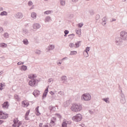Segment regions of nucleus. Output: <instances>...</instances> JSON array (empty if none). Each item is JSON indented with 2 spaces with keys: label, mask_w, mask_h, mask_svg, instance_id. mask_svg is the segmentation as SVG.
I'll list each match as a JSON object with an SVG mask.
<instances>
[{
  "label": "nucleus",
  "mask_w": 127,
  "mask_h": 127,
  "mask_svg": "<svg viewBox=\"0 0 127 127\" xmlns=\"http://www.w3.org/2000/svg\"><path fill=\"white\" fill-rule=\"evenodd\" d=\"M72 112H75V113H78V112H80L82 111V105L80 104H73L70 108Z\"/></svg>",
  "instance_id": "f257e3e1"
},
{
  "label": "nucleus",
  "mask_w": 127,
  "mask_h": 127,
  "mask_svg": "<svg viewBox=\"0 0 127 127\" xmlns=\"http://www.w3.org/2000/svg\"><path fill=\"white\" fill-rule=\"evenodd\" d=\"M82 119H83V116L80 114H77L76 116H73L72 118V121H74V122H76V123L81 122V121H82Z\"/></svg>",
  "instance_id": "f03ea898"
},
{
  "label": "nucleus",
  "mask_w": 127,
  "mask_h": 127,
  "mask_svg": "<svg viewBox=\"0 0 127 127\" xmlns=\"http://www.w3.org/2000/svg\"><path fill=\"white\" fill-rule=\"evenodd\" d=\"M92 97L89 93H84L81 96V100L82 101H90Z\"/></svg>",
  "instance_id": "7ed1b4c3"
},
{
  "label": "nucleus",
  "mask_w": 127,
  "mask_h": 127,
  "mask_svg": "<svg viewBox=\"0 0 127 127\" xmlns=\"http://www.w3.org/2000/svg\"><path fill=\"white\" fill-rule=\"evenodd\" d=\"M120 97V102L121 104H126V102H127V101L126 100V97L125 96L124 93H123V90H121Z\"/></svg>",
  "instance_id": "20e7f679"
},
{
  "label": "nucleus",
  "mask_w": 127,
  "mask_h": 127,
  "mask_svg": "<svg viewBox=\"0 0 127 127\" xmlns=\"http://www.w3.org/2000/svg\"><path fill=\"white\" fill-rule=\"evenodd\" d=\"M120 36L122 40H127V32L126 31L121 32Z\"/></svg>",
  "instance_id": "39448f33"
},
{
  "label": "nucleus",
  "mask_w": 127,
  "mask_h": 127,
  "mask_svg": "<svg viewBox=\"0 0 127 127\" xmlns=\"http://www.w3.org/2000/svg\"><path fill=\"white\" fill-rule=\"evenodd\" d=\"M8 118V114L0 111V120H5Z\"/></svg>",
  "instance_id": "423d86ee"
},
{
  "label": "nucleus",
  "mask_w": 127,
  "mask_h": 127,
  "mask_svg": "<svg viewBox=\"0 0 127 127\" xmlns=\"http://www.w3.org/2000/svg\"><path fill=\"white\" fill-rule=\"evenodd\" d=\"M37 83H38V80L37 79H31V80L29 82V85L31 86V87H35Z\"/></svg>",
  "instance_id": "0eeeda50"
},
{
  "label": "nucleus",
  "mask_w": 127,
  "mask_h": 127,
  "mask_svg": "<svg viewBox=\"0 0 127 127\" xmlns=\"http://www.w3.org/2000/svg\"><path fill=\"white\" fill-rule=\"evenodd\" d=\"M115 43L117 45H121L122 42H123V40L121 37H117L115 39Z\"/></svg>",
  "instance_id": "6e6552de"
},
{
  "label": "nucleus",
  "mask_w": 127,
  "mask_h": 127,
  "mask_svg": "<svg viewBox=\"0 0 127 127\" xmlns=\"http://www.w3.org/2000/svg\"><path fill=\"white\" fill-rule=\"evenodd\" d=\"M14 16H15V18H17L18 19H21V18H22V17H23V14H22L20 12H18V13H16L14 15Z\"/></svg>",
  "instance_id": "1a4fd4ad"
},
{
  "label": "nucleus",
  "mask_w": 127,
  "mask_h": 127,
  "mask_svg": "<svg viewBox=\"0 0 127 127\" xmlns=\"http://www.w3.org/2000/svg\"><path fill=\"white\" fill-rule=\"evenodd\" d=\"M40 27H41V25L39 23H34L33 25V28H34V29H39Z\"/></svg>",
  "instance_id": "9d476101"
},
{
  "label": "nucleus",
  "mask_w": 127,
  "mask_h": 127,
  "mask_svg": "<svg viewBox=\"0 0 127 127\" xmlns=\"http://www.w3.org/2000/svg\"><path fill=\"white\" fill-rule=\"evenodd\" d=\"M18 122H19V121L18 120V119L16 118V119H14L13 120V123H14L13 124H12V127H16L17 126V123H18Z\"/></svg>",
  "instance_id": "9b49d317"
},
{
  "label": "nucleus",
  "mask_w": 127,
  "mask_h": 127,
  "mask_svg": "<svg viewBox=\"0 0 127 127\" xmlns=\"http://www.w3.org/2000/svg\"><path fill=\"white\" fill-rule=\"evenodd\" d=\"M48 88L49 87L47 86L46 88L44 93L43 94L42 96V99H44L45 98H46V96H47V94H48Z\"/></svg>",
  "instance_id": "f8f14e48"
},
{
  "label": "nucleus",
  "mask_w": 127,
  "mask_h": 127,
  "mask_svg": "<svg viewBox=\"0 0 127 127\" xmlns=\"http://www.w3.org/2000/svg\"><path fill=\"white\" fill-rule=\"evenodd\" d=\"M9 106V105H8V102L7 101L4 102L3 104L2 105L3 109H8Z\"/></svg>",
  "instance_id": "ddd939ff"
},
{
  "label": "nucleus",
  "mask_w": 127,
  "mask_h": 127,
  "mask_svg": "<svg viewBox=\"0 0 127 127\" xmlns=\"http://www.w3.org/2000/svg\"><path fill=\"white\" fill-rule=\"evenodd\" d=\"M33 95H34V96L36 98L37 97H38L39 95H40V91L37 90H35L33 92Z\"/></svg>",
  "instance_id": "4468645a"
},
{
  "label": "nucleus",
  "mask_w": 127,
  "mask_h": 127,
  "mask_svg": "<svg viewBox=\"0 0 127 127\" xmlns=\"http://www.w3.org/2000/svg\"><path fill=\"white\" fill-rule=\"evenodd\" d=\"M49 111H50L51 113H53L54 112H55V110H56V108H55V107L51 105L50 106H49Z\"/></svg>",
  "instance_id": "2eb2a0df"
},
{
  "label": "nucleus",
  "mask_w": 127,
  "mask_h": 127,
  "mask_svg": "<svg viewBox=\"0 0 127 127\" xmlns=\"http://www.w3.org/2000/svg\"><path fill=\"white\" fill-rule=\"evenodd\" d=\"M62 80L63 81L64 84H67V76L64 75L62 76Z\"/></svg>",
  "instance_id": "dca6fc26"
},
{
  "label": "nucleus",
  "mask_w": 127,
  "mask_h": 127,
  "mask_svg": "<svg viewBox=\"0 0 127 127\" xmlns=\"http://www.w3.org/2000/svg\"><path fill=\"white\" fill-rule=\"evenodd\" d=\"M55 48V46L54 45H50L49 46L48 48L47 49L48 51H51V50H53Z\"/></svg>",
  "instance_id": "f3484780"
},
{
  "label": "nucleus",
  "mask_w": 127,
  "mask_h": 127,
  "mask_svg": "<svg viewBox=\"0 0 127 127\" xmlns=\"http://www.w3.org/2000/svg\"><path fill=\"white\" fill-rule=\"evenodd\" d=\"M55 121H56V118L53 117L51 119V125H52V126H55Z\"/></svg>",
  "instance_id": "a211bd4d"
},
{
  "label": "nucleus",
  "mask_w": 127,
  "mask_h": 127,
  "mask_svg": "<svg viewBox=\"0 0 127 127\" xmlns=\"http://www.w3.org/2000/svg\"><path fill=\"white\" fill-rule=\"evenodd\" d=\"M22 107H27L28 106H29V103L27 102L26 101H23L22 102Z\"/></svg>",
  "instance_id": "6ab92c4d"
},
{
  "label": "nucleus",
  "mask_w": 127,
  "mask_h": 127,
  "mask_svg": "<svg viewBox=\"0 0 127 127\" xmlns=\"http://www.w3.org/2000/svg\"><path fill=\"white\" fill-rule=\"evenodd\" d=\"M29 79H31V80H34V78H36V76L35 74H30L28 75Z\"/></svg>",
  "instance_id": "aec40b11"
},
{
  "label": "nucleus",
  "mask_w": 127,
  "mask_h": 127,
  "mask_svg": "<svg viewBox=\"0 0 127 127\" xmlns=\"http://www.w3.org/2000/svg\"><path fill=\"white\" fill-rule=\"evenodd\" d=\"M50 20H51V17L48 16L45 17V22H49V21H50Z\"/></svg>",
  "instance_id": "412c9836"
},
{
  "label": "nucleus",
  "mask_w": 127,
  "mask_h": 127,
  "mask_svg": "<svg viewBox=\"0 0 127 127\" xmlns=\"http://www.w3.org/2000/svg\"><path fill=\"white\" fill-rule=\"evenodd\" d=\"M80 44H81V41H79L76 42L75 43V48H78L80 47Z\"/></svg>",
  "instance_id": "4be33fe9"
},
{
  "label": "nucleus",
  "mask_w": 127,
  "mask_h": 127,
  "mask_svg": "<svg viewBox=\"0 0 127 127\" xmlns=\"http://www.w3.org/2000/svg\"><path fill=\"white\" fill-rule=\"evenodd\" d=\"M31 17H32V18H34V19H36V16H37V14L36 13L33 12L31 13Z\"/></svg>",
  "instance_id": "5701e85b"
},
{
  "label": "nucleus",
  "mask_w": 127,
  "mask_h": 127,
  "mask_svg": "<svg viewBox=\"0 0 127 127\" xmlns=\"http://www.w3.org/2000/svg\"><path fill=\"white\" fill-rule=\"evenodd\" d=\"M21 70H23V71H26V70H27V66L24 65H22Z\"/></svg>",
  "instance_id": "b1692460"
},
{
  "label": "nucleus",
  "mask_w": 127,
  "mask_h": 127,
  "mask_svg": "<svg viewBox=\"0 0 127 127\" xmlns=\"http://www.w3.org/2000/svg\"><path fill=\"white\" fill-rule=\"evenodd\" d=\"M83 55H84V57L85 58H87V57H89V53H88V52L87 51H84L83 52Z\"/></svg>",
  "instance_id": "393cba45"
},
{
  "label": "nucleus",
  "mask_w": 127,
  "mask_h": 127,
  "mask_svg": "<svg viewBox=\"0 0 127 127\" xmlns=\"http://www.w3.org/2000/svg\"><path fill=\"white\" fill-rule=\"evenodd\" d=\"M23 44H24L25 45H28L29 42H28V40H27V39H25L23 40L22 41Z\"/></svg>",
  "instance_id": "a878e982"
},
{
  "label": "nucleus",
  "mask_w": 127,
  "mask_h": 127,
  "mask_svg": "<svg viewBox=\"0 0 127 127\" xmlns=\"http://www.w3.org/2000/svg\"><path fill=\"white\" fill-rule=\"evenodd\" d=\"M30 111L28 110L25 114V120H26V121H27V120H28V116L29 115V113H30Z\"/></svg>",
  "instance_id": "bb28decb"
},
{
  "label": "nucleus",
  "mask_w": 127,
  "mask_h": 127,
  "mask_svg": "<svg viewBox=\"0 0 127 127\" xmlns=\"http://www.w3.org/2000/svg\"><path fill=\"white\" fill-rule=\"evenodd\" d=\"M0 15H1V16H3L4 15L6 16L7 15V12L3 11L0 13Z\"/></svg>",
  "instance_id": "cd10ccee"
},
{
  "label": "nucleus",
  "mask_w": 127,
  "mask_h": 127,
  "mask_svg": "<svg viewBox=\"0 0 127 127\" xmlns=\"http://www.w3.org/2000/svg\"><path fill=\"white\" fill-rule=\"evenodd\" d=\"M7 46V45L4 43L0 44V47H2V48H5Z\"/></svg>",
  "instance_id": "c85d7f7f"
},
{
  "label": "nucleus",
  "mask_w": 127,
  "mask_h": 127,
  "mask_svg": "<svg viewBox=\"0 0 127 127\" xmlns=\"http://www.w3.org/2000/svg\"><path fill=\"white\" fill-rule=\"evenodd\" d=\"M39 106H38L37 108L35 109V111L37 113V115L39 116L40 115V113H39Z\"/></svg>",
  "instance_id": "c756f323"
},
{
  "label": "nucleus",
  "mask_w": 127,
  "mask_h": 127,
  "mask_svg": "<svg viewBox=\"0 0 127 127\" xmlns=\"http://www.w3.org/2000/svg\"><path fill=\"white\" fill-rule=\"evenodd\" d=\"M60 1L61 5H63V6L65 5V0H60Z\"/></svg>",
  "instance_id": "7c9ffc66"
},
{
  "label": "nucleus",
  "mask_w": 127,
  "mask_h": 127,
  "mask_svg": "<svg viewBox=\"0 0 127 127\" xmlns=\"http://www.w3.org/2000/svg\"><path fill=\"white\" fill-rule=\"evenodd\" d=\"M103 101H104L107 104H110V101H109V98L102 99Z\"/></svg>",
  "instance_id": "2f4dec72"
},
{
  "label": "nucleus",
  "mask_w": 127,
  "mask_h": 127,
  "mask_svg": "<svg viewBox=\"0 0 127 127\" xmlns=\"http://www.w3.org/2000/svg\"><path fill=\"white\" fill-rule=\"evenodd\" d=\"M14 98L17 101H20V98H19V96L17 94L14 95Z\"/></svg>",
  "instance_id": "473e14b6"
},
{
  "label": "nucleus",
  "mask_w": 127,
  "mask_h": 127,
  "mask_svg": "<svg viewBox=\"0 0 127 127\" xmlns=\"http://www.w3.org/2000/svg\"><path fill=\"white\" fill-rule=\"evenodd\" d=\"M89 13L90 15H94V14H95V11L94 10H90L89 11Z\"/></svg>",
  "instance_id": "72a5a7b5"
},
{
  "label": "nucleus",
  "mask_w": 127,
  "mask_h": 127,
  "mask_svg": "<svg viewBox=\"0 0 127 127\" xmlns=\"http://www.w3.org/2000/svg\"><path fill=\"white\" fill-rule=\"evenodd\" d=\"M68 37H69V38H70V39H73V38H74V37H75V34H71L68 35Z\"/></svg>",
  "instance_id": "f704fd0d"
},
{
  "label": "nucleus",
  "mask_w": 127,
  "mask_h": 127,
  "mask_svg": "<svg viewBox=\"0 0 127 127\" xmlns=\"http://www.w3.org/2000/svg\"><path fill=\"white\" fill-rule=\"evenodd\" d=\"M3 36L5 38H8V37H9V35L7 33H4Z\"/></svg>",
  "instance_id": "c9c22d12"
},
{
  "label": "nucleus",
  "mask_w": 127,
  "mask_h": 127,
  "mask_svg": "<svg viewBox=\"0 0 127 127\" xmlns=\"http://www.w3.org/2000/svg\"><path fill=\"white\" fill-rule=\"evenodd\" d=\"M23 33H24V34H27L28 33V30L27 29H23Z\"/></svg>",
  "instance_id": "e433bc0d"
},
{
  "label": "nucleus",
  "mask_w": 127,
  "mask_h": 127,
  "mask_svg": "<svg viewBox=\"0 0 127 127\" xmlns=\"http://www.w3.org/2000/svg\"><path fill=\"white\" fill-rule=\"evenodd\" d=\"M77 54V51H71L70 53V55H76Z\"/></svg>",
  "instance_id": "4c0bfd02"
},
{
  "label": "nucleus",
  "mask_w": 127,
  "mask_h": 127,
  "mask_svg": "<svg viewBox=\"0 0 127 127\" xmlns=\"http://www.w3.org/2000/svg\"><path fill=\"white\" fill-rule=\"evenodd\" d=\"M35 53H36V54H38V55H39L41 54V51H40L39 50H37L35 51Z\"/></svg>",
  "instance_id": "58836bf2"
},
{
  "label": "nucleus",
  "mask_w": 127,
  "mask_h": 127,
  "mask_svg": "<svg viewBox=\"0 0 127 127\" xmlns=\"http://www.w3.org/2000/svg\"><path fill=\"white\" fill-rule=\"evenodd\" d=\"M3 86H4L3 84H2V83H0V91L3 90V88H2Z\"/></svg>",
  "instance_id": "ea45409f"
},
{
  "label": "nucleus",
  "mask_w": 127,
  "mask_h": 127,
  "mask_svg": "<svg viewBox=\"0 0 127 127\" xmlns=\"http://www.w3.org/2000/svg\"><path fill=\"white\" fill-rule=\"evenodd\" d=\"M51 10H48L44 12V14H50L51 13Z\"/></svg>",
  "instance_id": "a19ab883"
},
{
  "label": "nucleus",
  "mask_w": 127,
  "mask_h": 127,
  "mask_svg": "<svg viewBox=\"0 0 127 127\" xmlns=\"http://www.w3.org/2000/svg\"><path fill=\"white\" fill-rule=\"evenodd\" d=\"M62 127H67V123L66 122H63L62 124Z\"/></svg>",
  "instance_id": "79ce46f5"
},
{
  "label": "nucleus",
  "mask_w": 127,
  "mask_h": 127,
  "mask_svg": "<svg viewBox=\"0 0 127 127\" xmlns=\"http://www.w3.org/2000/svg\"><path fill=\"white\" fill-rule=\"evenodd\" d=\"M102 20H103V25H106V18L105 17L103 18Z\"/></svg>",
  "instance_id": "37998d69"
},
{
  "label": "nucleus",
  "mask_w": 127,
  "mask_h": 127,
  "mask_svg": "<svg viewBox=\"0 0 127 127\" xmlns=\"http://www.w3.org/2000/svg\"><path fill=\"white\" fill-rule=\"evenodd\" d=\"M59 95H61V96H64V92L62 91H61L58 92Z\"/></svg>",
  "instance_id": "c03bdc74"
},
{
  "label": "nucleus",
  "mask_w": 127,
  "mask_h": 127,
  "mask_svg": "<svg viewBox=\"0 0 127 127\" xmlns=\"http://www.w3.org/2000/svg\"><path fill=\"white\" fill-rule=\"evenodd\" d=\"M76 34H78L79 35H80V34H81V30H76Z\"/></svg>",
  "instance_id": "a18cd8bd"
},
{
  "label": "nucleus",
  "mask_w": 127,
  "mask_h": 127,
  "mask_svg": "<svg viewBox=\"0 0 127 127\" xmlns=\"http://www.w3.org/2000/svg\"><path fill=\"white\" fill-rule=\"evenodd\" d=\"M95 19H96V20H99V19H100V15H96L95 16Z\"/></svg>",
  "instance_id": "49530a36"
},
{
  "label": "nucleus",
  "mask_w": 127,
  "mask_h": 127,
  "mask_svg": "<svg viewBox=\"0 0 127 127\" xmlns=\"http://www.w3.org/2000/svg\"><path fill=\"white\" fill-rule=\"evenodd\" d=\"M84 25V24L83 23H80L78 24V27H79V28H81V27H82V26H83Z\"/></svg>",
  "instance_id": "de8ad7c7"
},
{
  "label": "nucleus",
  "mask_w": 127,
  "mask_h": 127,
  "mask_svg": "<svg viewBox=\"0 0 127 127\" xmlns=\"http://www.w3.org/2000/svg\"><path fill=\"white\" fill-rule=\"evenodd\" d=\"M90 49H91V48L90 47H87L86 50L84 51H87L88 52L90 51Z\"/></svg>",
  "instance_id": "09e8293b"
},
{
  "label": "nucleus",
  "mask_w": 127,
  "mask_h": 127,
  "mask_svg": "<svg viewBox=\"0 0 127 127\" xmlns=\"http://www.w3.org/2000/svg\"><path fill=\"white\" fill-rule=\"evenodd\" d=\"M39 127H46L45 125H43V123H40L39 125Z\"/></svg>",
  "instance_id": "8fccbe9b"
},
{
  "label": "nucleus",
  "mask_w": 127,
  "mask_h": 127,
  "mask_svg": "<svg viewBox=\"0 0 127 127\" xmlns=\"http://www.w3.org/2000/svg\"><path fill=\"white\" fill-rule=\"evenodd\" d=\"M69 46L70 47V48H73V47H74V43H70Z\"/></svg>",
  "instance_id": "3c124183"
},
{
  "label": "nucleus",
  "mask_w": 127,
  "mask_h": 127,
  "mask_svg": "<svg viewBox=\"0 0 127 127\" xmlns=\"http://www.w3.org/2000/svg\"><path fill=\"white\" fill-rule=\"evenodd\" d=\"M33 4V3H32V1H29L28 3V5H29V6H30L31 5H32V4Z\"/></svg>",
  "instance_id": "603ef678"
},
{
  "label": "nucleus",
  "mask_w": 127,
  "mask_h": 127,
  "mask_svg": "<svg viewBox=\"0 0 127 127\" xmlns=\"http://www.w3.org/2000/svg\"><path fill=\"white\" fill-rule=\"evenodd\" d=\"M22 125V122L21 121H19L17 123V125L20 126Z\"/></svg>",
  "instance_id": "864d4df0"
},
{
  "label": "nucleus",
  "mask_w": 127,
  "mask_h": 127,
  "mask_svg": "<svg viewBox=\"0 0 127 127\" xmlns=\"http://www.w3.org/2000/svg\"><path fill=\"white\" fill-rule=\"evenodd\" d=\"M66 59H67V58H66V57L62 59L61 60V63L62 64V63H63L64 60H66Z\"/></svg>",
  "instance_id": "5fc2aeb1"
},
{
  "label": "nucleus",
  "mask_w": 127,
  "mask_h": 127,
  "mask_svg": "<svg viewBox=\"0 0 127 127\" xmlns=\"http://www.w3.org/2000/svg\"><path fill=\"white\" fill-rule=\"evenodd\" d=\"M56 116H57V117L58 118H59V119H61V115H60V114H56Z\"/></svg>",
  "instance_id": "6e6d98bb"
},
{
  "label": "nucleus",
  "mask_w": 127,
  "mask_h": 127,
  "mask_svg": "<svg viewBox=\"0 0 127 127\" xmlns=\"http://www.w3.org/2000/svg\"><path fill=\"white\" fill-rule=\"evenodd\" d=\"M64 34H69V31H68V30H65L64 31Z\"/></svg>",
  "instance_id": "4d7b16f0"
},
{
  "label": "nucleus",
  "mask_w": 127,
  "mask_h": 127,
  "mask_svg": "<svg viewBox=\"0 0 127 127\" xmlns=\"http://www.w3.org/2000/svg\"><path fill=\"white\" fill-rule=\"evenodd\" d=\"M17 65H23V63L22 62H19L17 63Z\"/></svg>",
  "instance_id": "13d9d810"
},
{
  "label": "nucleus",
  "mask_w": 127,
  "mask_h": 127,
  "mask_svg": "<svg viewBox=\"0 0 127 127\" xmlns=\"http://www.w3.org/2000/svg\"><path fill=\"white\" fill-rule=\"evenodd\" d=\"M52 81H53V79H52V78H50L48 80L49 83H51L52 82Z\"/></svg>",
  "instance_id": "bf43d9fd"
},
{
  "label": "nucleus",
  "mask_w": 127,
  "mask_h": 127,
  "mask_svg": "<svg viewBox=\"0 0 127 127\" xmlns=\"http://www.w3.org/2000/svg\"><path fill=\"white\" fill-rule=\"evenodd\" d=\"M57 64H58V65H59V66H60V65H61L62 63H61V62H59V61H58L57 62Z\"/></svg>",
  "instance_id": "052dcab7"
},
{
  "label": "nucleus",
  "mask_w": 127,
  "mask_h": 127,
  "mask_svg": "<svg viewBox=\"0 0 127 127\" xmlns=\"http://www.w3.org/2000/svg\"><path fill=\"white\" fill-rule=\"evenodd\" d=\"M89 113H90L91 115H93V114H94V112L92 110H89Z\"/></svg>",
  "instance_id": "680f3d73"
},
{
  "label": "nucleus",
  "mask_w": 127,
  "mask_h": 127,
  "mask_svg": "<svg viewBox=\"0 0 127 127\" xmlns=\"http://www.w3.org/2000/svg\"><path fill=\"white\" fill-rule=\"evenodd\" d=\"M2 31H3V28H2L1 27H0V33L2 32Z\"/></svg>",
  "instance_id": "e2e57ef3"
},
{
  "label": "nucleus",
  "mask_w": 127,
  "mask_h": 127,
  "mask_svg": "<svg viewBox=\"0 0 127 127\" xmlns=\"http://www.w3.org/2000/svg\"><path fill=\"white\" fill-rule=\"evenodd\" d=\"M78 0H71L72 2H77Z\"/></svg>",
  "instance_id": "0e129e2a"
},
{
  "label": "nucleus",
  "mask_w": 127,
  "mask_h": 127,
  "mask_svg": "<svg viewBox=\"0 0 127 127\" xmlns=\"http://www.w3.org/2000/svg\"><path fill=\"white\" fill-rule=\"evenodd\" d=\"M50 94H51L52 96H53V95H54V92H53V91H50Z\"/></svg>",
  "instance_id": "69168bd1"
},
{
  "label": "nucleus",
  "mask_w": 127,
  "mask_h": 127,
  "mask_svg": "<svg viewBox=\"0 0 127 127\" xmlns=\"http://www.w3.org/2000/svg\"><path fill=\"white\" fill-rule=\"evenodd\" d=\"M116 19L115 18H113L112 19V20L110 21V22H113V21H116Z\"/></svg>",
  "instance_id": "338daca9"
},
{
  "label": "nucleus",
  "mask_w": 127,
  "mask_h": 127,
  "mask_svg": "<svg viewBox=\"0 0 127 127\" xmlns=\"http://www.w3.org/2000/svg\"><path fill=\"white\" fill-rule=\"evenodd\" d=\"M3 123V121L2 120H0V126Z\"/></svg>",
  "instance_id": "774afa93"
}]
</instances>
